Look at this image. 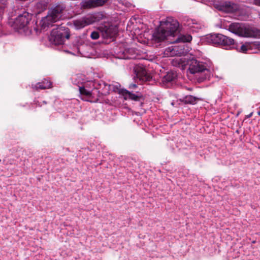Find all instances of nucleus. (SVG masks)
Returning a JSON list of instances; mask_svg holds the SVG:
<instances>
[{
    "label": "nucleus",
    "mask_w": 260,
    "mask_h": 260,
    "mask_svg": "<svg viewBox=\"0 0 260 260\" xmlns=\"http://www.w3.org/2000/svg\"><path fill=\"white\" fill-rule=\"evenodd\" d=\"M179 22L171 17H168L165 21L160 22V25L153 34V39L157 42L168 40L170 37H175L179 32Z\"/></svg>",
    "instance_id": "obj_1"
},
{
    "label": "nucleus",
    "mask_w": 260,
    "mask_h": 260,
    "mask_svg": "<svg viewBox=\"0 0 260 260\" xmlns=\"http://www.w3.org/2000/svg\"><path fill=\"white\" fill-rule=\"evenodd\" d=\"M66 9V5L63 3H58L54 5L48 11V15L43 18L41 22L42 28L52 25V24L60 20Z\"/></svg>",
    "instance_id": "obj_2"
},
{
    "label": "nucleus",
    "mask_w": 260,
    "mask_h": 260,
    "mask_svg": "<svg viewBox=\"0 0 260 260\" xmlns=\"http://www.w3.org/2000/svg\"><path fill=\"white\" fill-rule=\"evenodd\" d=\"M187 64L188 66V71L190 74L200 75L198 78L199 82H203L209 78L210 71L207 69L205 63L192 58L187 60Z\"/></svg>",
    "instance_id": "obj_3"
},
{
    "label": "nucleus",
    "mask_w": 260,
    "mask_h": 260,
    "mask_svg": "<svg viewBox=\"0 0 260 260\" xmlns=\"http://www.w3.org/2000/svg\"><path fill=\"white\" fill-rule=\"evenodd\" d=\"M229 30L237 35L244 37H257L260 35V30L251 27H247L244 24L232 23L229 26Z\"/></svg>",
    "instance_id": "obj_4"
},
{
    "label": "nucleus",
    "mask_w": 260,
    "mask_h": 260,
    "mask_svg": "<svg viewBox=\"0 0 260 260\" xmlns=\"http://www.w3.org/2000/svg\"><path fill=\"white\" fill-rule=\"evenodd\" d=\"M70 34L68 28L62 27L53 29L49 36V42L55 45L63 44L66 39H69Z\"/></svg>",
    "instance_id": "obj_5"
},
{
    "label": "nucleus",
    "mask_w": 260,
    "mask_h": 260,
    "mask_svg": "<svg viewBox=\"0 0 260 260\" xmlns=\"http://www.w3.org/2000/svg\"><path fill=\"white\" fill-rule=\"evenodd\" d=\"M206 41L210 44L228 47L234 44V40L220 34H209L206 36Z\"/></svg>",
    "instance_id": "obj_6"
},
{
    "label": "nucleus",
    "mask_w": 260,
    "mask_h": 260,
    "mask_svg": "<svg viewBox=\"0 0 260 260\" xmlns=\"http://www.w3.org/2000/svg\"><path fill=\"white\" fill-rule=\"evenodd\" d=\"M103 18L102 14L100 13H94L74 20L73 24L76 28L81 29L88 25L100 21Z\"/></svg>",
    "instance_id": "obj_7"
},
{
    "label": "nucleus",
    "mask_w": 260,
    "mask_h": 260,
    "mask_svg": "<svg viewBox=\"0 0 260 260\" xmlns=\"http://www.w3.org/2000/svg\"><path fill=\"white\" fill-rule=\"evenodd\" d=\"M31 20V15L27 12H24L16 17L13 22V27L17 30L28 27L30 21Z\"/></svg>",
    "instance_id": "obj_8"
},
{
    "label": "nucleus",
    "mask_w": 260,
    "mask_h": 260,
    "mask_svg": "<svg viewBox=\"0 0 260 260\" xmlns=\"http://www.w3.org/2000/svg\"><path fill=\"white\" fill-rule=\"evenodd\" d=\"M187 53V50L185 49L184 45L172 46L167 48L164 54L167 56H182Z\"/></svg>",
    "instance_id": "obj_9"
},
{
    "label": "nucleus",
    "mask_w": 260,
    "mask_h": 260,
    "mask_svg": "<svg viewBox=\"0 0 260 260\" xmlns=\"http://www.w3.org/2000/svg\"><path fill=\"white\" fill-rule=\"evenodd\" d=\"M99 29L105 39L114 38L118 33L117 27L113 25L102 26L99 27Z\"/></svg>",
    "instance_id": "obj_10"
},
{
    "label": "nucleus",
    "mask_w": 260,
    "mask_h": 260,
    "mask_svg": "<svg viewBox=\"0 0 260 260\" xmlns=\"http://www.w3.org/2000/svg\"><path fill=\"white\" fill-rule=\"evenodd\" d=\"M108 0H86L83 2L84 8L89 9L104 5Z\"/></svg>",
    "instance_id": "obj_11"
},
{
    "label": "nucleus",
    "mask_w": 260,
    "mask_h": 260,
    "mask_svg": "<svg viewBox=\"0 0 260 260\" xmlns=\"http://www.w3.org/2000/svg\"><path fill=\"white\" fill-rule=\"evenodd\" d=\"M260 44L258 42H255L250 43H246L241 47V51L243 53H246L247 51L251 50L250 53H256L258 50Z\"/></svg>",
    "instance_id": "obj_12"
},
{
    "label": "nucleus",
    "mask_w": 260,
    "mask_h": 260,
    "mask_svg": "<svg viewBox=\"0 0 260 260\" xmlns=\"http://www.w3.org/2000/svg\"><path fill=\"white\" fill-rule=\"evenodd\" d=\"M238 9L237 5L229 2H226L220 6V10L227 13H234Z\"/></svg>",
    "instance_id": "obj_13"
},
{
    "label": "nucleus",
    "mask_w": 260,
    "mask_h": 260,
    "mask_svg": "<svg viewBox=\"0 0 260 260\" xmlns=\"http://www.w3.org/2000/svg\"><path fill=\"white\" fill-rule=\"evenodd\" d=\"M52 83L50 81L44 79L42 82H38L35 85H32V88L38 90L39 89H46L51 87Z\"/></svg>",
    "instance_id": "obj_14"
},
{
    "label": "nucleus",
    "mask_w": 260,
    "mask_h": 260,
    "mask_svg": "<svg viewBox=\"0 0 260 260\" xmlns=\"http://www.w3.org/2000/svg\"><path fill=\"white\" fill-rule=\"evenodd\" d=\"M111 85L110 84H108L106 83L103 81H101L98 84V86H96V88L98 89L102 88L101 90V94L102 95H107L109 94L110 88Z\"/></svg>",
    "instance_id": "obj_15"
},
{
    "label": "nucleus",
    "mask_w": 260,
    "mask_h": 260,
    "mask_svg": "<svg viewBox=\"0 0 260 260\" xmlns=\"http://www.w3.org/2000/svg\"><path fill=\"white\" fill-rule=\"evenodd\" d=\"M192 40V37L190 35H180L176 39L168 41L170 43H178V42H189Z\"/></svg>",
    "instance_id": "obj_16"
},
{
    "label": "nucleus",
    "mask_w": 260,
    "mask_h": 260,
    "mask_svg": "<svg viewBox=\"0 0 260 260\" xmlns=\"http://www.w3.org/2000/svg\"><path fill=\"white\" fill-rule=\"evenodd\" d=\"M201 100V99L193 96L191 95H188L184 97L182 99H180V101L186 104H196L198 101Z\"/></svg>",
    "instance_id": "obj_17"
},
{
    "label": "nucleus",
    "mask_w": 260,
    "mask_h": 260,
    "mask_svg": "<svg viewBox=\"0 0 260 260\" xmlns=\"http://www.w3.org/2000/svg\"><path fill=\"white\" fill-rule=\"evenodd\" d=\"M123 94L125 99H130L134 101H139L141 98L140 96L132 93L127 90H123Z\"/></svg>",
    "instance_id": "obj_18"
},
{
    "label": "nucleus",
    "mask_w": 260,
    "mask_h": 260,
    "mask_svg": "<svg viewBox=\"0 0 260 260\" xmlns=\"http://www.w3.org/2000/svg\"><path fill=\"white\" fill-rule=\"evenodd\" d=\"M177 77V74L173 72H168L163 78V82L168 83L174 81Z\"/></svg>",
    "instance_id": "obj_19"
},
{
    "label": "nucleus",
    "mask_w": 260,
    "mask_h": 260,
    "mask_svg": "<svg viewBox=\"0 0 260 260\" xmlns=\"http://www.w3.org/2000/svg\"><path fill=\"white\" fill-rule=\"evenodd\" d=\"M137 76L140 80L144 81H149L151 79V77L147 73L145 70H142L141 72H138Z\"/></svg>",
    "instance_id": "obj_20"
},
{
    "label": "nucleus",
    "mask_w": 260,
    "mask_h": 260,
    "mask_svg": "<svg viewBox=\"0 0 260 260\" xmlns=\"http://www.w3.org/2000/svg\"><path fill=\"white\" fill-rule=\"evenodd\" d=\"M79 90L80 94L87 98H90L92 95L91 92L85 89L84 86H79Z\"/></svg>",
    "instance_id": "obj_21"
},
{
    "label": "nucleus",
    "mask_w": 260,
    "mask_h": 260,
    "mask_svg": "<svg viewBox=\"0 0 260 260\" xmlns=\"http://www.w3.org/2000/svg\"><path fill=\"white\" fill-rule=\"evenodd\" d=\"M100 37L99 33L98 31H92L90 35V37L93 40H96L99 39Z\"/></svg>",
    "instance_id": "obj_22"
},
{
    "label": "nucleus",
    "mask_w": 260,
    "mask_h": 260,
    "mask_svg": "<svg viewBox=\"0 0 260 260\" xmlns=\"http://www.w3.org/2000/svg\"><path fill=\"white\" fill-rule=\"evenodd\" d=\"M6 5V0H0V10L4 8Z\"/></svg>",
    "instance_id": "obj_23"
},
{
    "label": "nucleus",
    "mask_w": 260,
    "mask_h": 260,
    "mask_svg": "<svg viewBox=\"0 0 260 260\" xmlns=\"http://www.w3.org/2000/svg\"><path fill=\"white\" fill-rule=\"evenodd\" d=\"M253 4L255 5L260 6V0H254Z\"/></svg>",
    "instance_id": "obj_24"
},
{
    "label": "nucleus",
    "mask_w": 260,
    "mask_h": 260,
    "mask_svg": "<svg viewBox=\"0 0 260 260\" xmlns=\"http://www.w3.org/2000/svg\"><path fill=\"white\" fill-rule=\"evenodd\" d=\"M252 114H253V113H252V112H251V113H250L249 114H248V115H246V118H250V117H251L252 116Z\"/></svg>",
    "instance_id": "obj_25"
},
{
    "label": "nucleus",
    "mask_w": 260,
    "mask_h": 260,
    "mask_svg": "<svg viewBox=\"0 0 260 260\" xmlns=\"http://www.w3.org/2000/svg\"><path fill=\"white\" fill-rule=\"evenodd\" d=\"M132 86L133 87H134V88L136 87V86H137L136 84H133V85H132Z\"/></svg>",
    "instance_id": "obj_26"
},
{
    "label": "nucleus",
    "mask_w": 260,
    "mask_h": 260,
    "mask_svg": "<svg viewBox=\"0 0 260 260\" xmlns=\"http://www.w3.org/2000/svg\"><path fill=\"white\" fill-rule=\"evenodd\" d=\"M257 114L260 116V111L257 112Z\"/></svg>",
    "instance_id": "obj_27"
},
{
    "label": "nucleus",
    "mask_w": 260,
    "mask_h": 260,
    "mask_svg": "<svg viewBox=\"0 0 260 260\" xmlns=\"http://www.w3.org/2000/svg\"><path fill=\"white\" fill-rule=\"evenodd\" d=\"M259 109H260V106H259Z\"/></svg>",
    "instance_id": "obj_28"
}]
</instances>
